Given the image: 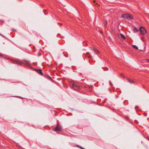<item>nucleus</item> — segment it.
Listing matches in <instances>:
<instances>
[{"mask_svg":"<svg viewBox=\"0 0 149 149\" xmlns=\"http://www.w3.org/2000/svg\"><path fill=\"white\" fill-rule=\"evenodd\" d=\"M122 17L124 18L128 19H134L133 15L130 14H126L123 15Z\"/></svg>","mask_w":149,"mask_h":149,"instance_id":"obj_1","label":"nucleus"},{"mask_svg":"<svg viewBox=\"0 0 149 149\" xmlns=\"http://www.w3.org/2000/svg\"><path fill=\"white\" fill-rule=\"evenodd\" d=\"M139 31L141 34L143 35H145L147 33L146 29L143 26L140 27Z\"/></svg>","mask_w":149,"mask_h":149,"instance_id":"obj_2","label":"nucleus"},{"mask_svg":"<svg viewBox=\"0 0 149 149\" xmlns=\"http://www.w3.org/2000/svg\"><path fill=\"white\" fill-rule=\"evenodd\" d=\"M72 85L74 89L78 91L81 89V86L78 85L76 83H73Z\"/></svg>","mask_w":149,"mask_h":149,"instance_id":"obj_3","label":"nucleus"},{"mask_svg":"<svg viewBox=\"0 0 149 149\" xmlns=\"http://www.w3.org/2000/svg\"><path fill=\"white\" fill-rule=\"evenodd\" d=\"M61 129L62 127L61 126H60L59 125H57L56 127L53 128L52 130L53 131L56 132H60L61 131Z\"/></svg>","mask_w":149,"mask_h":149,"instance_id":"obj_4","label":"nucleus"},{"mask_svg":"<svg viewBox=\"0 0 149 149\" xmlns=\"http://www.w3.org/2000/svg\"><path fill=\"white\" fill-rule=\"evenodd\" d=\"M34 70L37 72L39 74L41 75H43V74L42 72V70L41 69H37L36 68H34Z\"/></svg>","mask_w":149,"mask_h":149,"instance_id":"obj_5","label":"nucleus"},{"mask_svg":"<svg viewBox=\"0 0 149 149\" xmlns=\"http://www.w3.org/2000/svg\"><path fill=\"white\" fill-rule=\"evenodd\" d=\"M92 50H93L97 54H99V52L98 50L96 49H94L92 48H91Z\"/></svg>","mask_w":149,"mask_h":149,"instance_id":"obj_6","label":"nucleus"},{"mask_svg":"<svg viewBox=\"0 0 149 149\" xmlns=\"http://www.w3.org/2000/svg\"><path fill=\"white\" fill-rule=\"evenodd\" d=\"M15 63L17 64L18 65H21L22 64V62L19 61V60H17L15 61L14 62Z\"/></svg>","mask_w":149,"mask_h":149,"instance_id":"obj_7","label":"nucleus"},{"mask_svg":"<svg viewBox=\"0 0 149 149\" xmlns=\"http://www.w3.org/2000/svg\"><path fill=\"white\" fill-rule=\"evenodd\" d=\"M127 79L128 82H129L130 83L134 84L135 83V81L129 78H127Z\"/></svg>","mask_w":149,"mask_h":149,"instance_id":"obj_8","label":"nucleus"},{"mask_svg":"<svg viewBox=\"0 0 149 149\" xmlns=\"http://www.w3.org/2000/svg\"><path fill=\"white\" fill-rule=\"evenodd\" d=\"M139 31V29L136 28V27H135L134 28L133 30V31L134 33H136L137 32Z\"/></svg>","mask_w":149,"mask_h":149,"instance_id":"obj_9","label":"nucleus"},{"mask_svg":"<svg viewBox=\"0 0 149 149\" xmlns=\"http://www.w3.org/2000/svg\"><path fill=\"white\" fill-rule=\"evenodd\" d=\"M120 36L121 37H122L123 39L125 40L126 39L125 37V36L122 34H120Z\"/></svg>","mask_w":149,"mask_h":149,"instance_id":"obj_10","label":"nucleus"},{"mask_svg":"<svg viewBox=\"0 0 149 149\" xmlns=\"http://www.w3.org/2000/svg\"><path fill=\"white\" fill-rule=\"evenodd\" d=\"M135 49H138V48L135 45H132V46Z\"/></svg>","mask_w":149,"mask_h":149,"instance_id":"obj_11","label":"nucleus"},{"mask_svg":"<svg viewBox=\"0 0 149 149\" xmlns=\"http://www.w3.org/2000/svg\"><path fill=\"white\" fill-rule=\"evenodd\" d=\"M15 97H19L21 99H24V98L23 97H20V96H15Z\"/></svg>","mask_w":149,"mask_h":149,"instance_id":"obj_12","label":"nucleus"},{"mask_svg":"<svg viewBox=\"0 0 149 149\" xmlns=\"http://www.w3.org/2000/svg\"><path fill=\"white\" fill-rule=\"evenodd\" d=\"M47 78H48L50 80H52V78L49 76L47 75Z\"/></svg>","mask_w":149,"mask_h":149,"instance_id":"obj_13","label":"nucleus"},{"mask_svg":"<svg viewBox=\"0 0 149 149\" xmlns=\"http://www.w3.org/2000/svg\"><path fill=\"white\" fill-rule=\"evenodd\" d=\"M38 56H39L41 55V54L40 52H38Z\"/></svg>","mask_w":149,"mask_h":149,"instance_id":"obj_14","label":"nucleus"},{"mask_svg":"<svg viewBox=\"0 0 149 149\" xmlns=\"http://www.w3.org/2000/svg\"><path fill=\"white\" fill-rule=\"evenodd\" d=\"M109 84H110V85H111V86L113 85V84H112L111 82V81H109Z\"/></svg>","mask_w":149,"mask_h":149,"instance_id":"obj_15","label":"nucleus"},{"mask_svg":"<svg viewBox=\"0 0 149 149\" xmlns=\"http://www.w3.org/2000/svg\"><path fill=\"white\" fill-rule=\"evenodd\" d=\"M77 146L79 147V148L81 149V148H82V147H81V146H79V145H77Z\"/></svg>","mask_w":149,"mask_h":149,"instance_id":"obj_16","label":"nucleus"},{"mask_svg":"<svg viewBox=\"0 0 149 149\" xmlns=\"http://www.w3.org/2000/svg\"><path fill=\"white\" fill-rule=\"evenodd\" d=\"M109 41H111L112 40L111 39L110 37H109Z\"/></svg>","mask_w":149,"mask_h":149,"instance_id":"obj_17","label":"nucleus"},{"mask_svg":"<svg viewBox=\"0 0 149 149\" xmlns=\"http://www.w3.org/2000/svg\"><path fill=\"white\" fill-rule=\"evenodd\" d=\"M58 24H59L60 25V26H61L62 25V24H61L58 23Z\"/></svg>","mask_w":149,"mask_h":149,"instance_id":"obj_18","label":"nucleus"},{"mask_svg":"<svg viewBox=\"0 0 149 149\" xmlns=\"http://www.w3.org/2000/svg\"><path fill=\"white\" fill-rule=\"evenodd\" d=\"M88 57V58H91L92 57V56L91 55H90Z\"/></svg>","mask_w":149,"mask_h":149,"instance_id":"obj_19","label":"nucleus"},{"mask_svg":"<svg viewBox=\"0 0 149 149\" xmlns=\"http://www.w3.org/2000/svg\"><path fill=\"white\" fill-rule=\"evenodd\" d=\"M147 115V113H144V115L145 116H146Z\"/></svg>","mask_w":149,"mask_h":149,"instance_id":"obj_20","label":"nucleus"},{"mask_svg":"<svg viewBox=\"0 0 149 149\" xmlns=\"http://www.w3.org/2000/svg\"><path fill=\"white\" fill-rule=\"evenodd\" d=\"M138 108H139V107L138 106H136L135 107V108L136 109H137Z\"/></svg>","mask_w":149,"mask_h":149,"instance_id":"obj_21","label":"nucleus"},{"mask_svg":"<svg viewBox=\"0 0 149 149\" xmlns=\"http://www.w3.org/2000/svg\"><path fill=\"white\" fill-rule=\"evenodd\" d=\"M141 39L142 40V41L143 42H144V40L143 39V37H142Z\"/></svg>","mask_w":149,"mask_h":149,"instance_id":"obj_22","label":"nucleus"},{"mask_svg":"<svg viewBox=\"0 0 149 149\" xmlns=\"http://www.w3.org/2000/svg\"><path fill=\"white\" fill-rule=\"evenodd\" d=\"M2 56H3V55L2 54H0V57H1Z\"/></svg>","mask_w":149,"mask_h":149,"instance_id":"obj_23","label":"nucleus"},{"mask_svg":"<svg viewBox=\"0 0 149 149\" xmlns=\"http://www.w3.org/2000/svg\"><path fill=\"white\" fill-rule=\"evenodd\" d=\"M1 22H2V23H4V21H3L2 20H1Z\"/></svg>","mask_w":149,"mask_h":149,"instance_id":"obj_24","label":"nucleus"},{"mask_svg":"<svg viewBox=\"0 0 149 149\" xmlns=\"http://www.w3.org/2000/svg\"><path fill=\"white\" fill-rule=\"evenodd\" d=\"M100 33L102 34L103 33V32L102 31H100Z\"/></svg>","mask_w":149,"mask_h":149,"instance_id":"obj_25","label":"nucleus"},{"mask_svg":"<svg viewBox=\"0 0 149 149\" xmlns=\"http://www.w3.org/2000/svg\"><path fill=\"white\" fill-rule=\"evenodd\" d=\"M146 60L149 62V59H146Z\"/></svg>","mask_w":149,"mask_h":149,"instance_id":"obj_26","label":"nucleus"},{"mask_svg":"<svg viewBox=\"0 0 149 149\" xmlns=\"http://www.w3.org/2000/svg\"><path fill=\"white\" fill-rule=\"evenodd\" d=\"M120 75L122 76H123V74L121 73L120 74Z\"/></svg>","mask_w":149,"mask_h":149,"instance_id":"obj_27","label":"nucleus"},{"mask_svg":"<svg viewBox=\"0 0 149 149\" xmlns=\"http://www.w3.org/2000/svg\"><path fill=\"white\" fill-rule=\"evenodd\" d=\"M89 54V53H88V52H86V54Z\"/></svg>","mask_w":149,"mask_h":149,"instance_id":"obj_28","label":"nucleus"},{"mask_svg":"<svg viewBox=\"0 0 149 149\" xmlns=\"http://www.w3.org/2000/svg\"><path fill=\"white\" fill-rule=\"evenodd\" d=\"M27 64L29 65H30V64L29 63H27Z\"/></svg>","mask_w":149,"mask_h":149,"instance_id":"obj_29","label":"nucleus"},{"mask_svg":"<svg viewBox=\"0 0 149 149\" xmlns=\"http://www.w3.org/2000/svg\"><path fill=\"white\" fill-rule=\"evenodd\" d=\"M81 149H85L84 148H83L82 147V148H81Z\"/></svg>","mask_w":149,"mask_h":149,"instance_id":"obj_30","label":"nucleus"},{"mask_svg":"<svg viewBox=\"0 0 149 149\" xmlns=\"http://www.w3.org/2000/svg\"><path fill=\"white\" fill-rule=\"evenodd\" d=\"M13 31H16V30H14V29H13Z\"/></svg>","mask_w":149,"mask_h":149,"instance_id":"obj_31","label":"nucleus"},{"mask_svg":"<svg viewBox=\"0 0 149 149\" xmlns=\"http://www.w3.org/2000/svg\"><path fill=\"white\" fill-rule=\"evenodd\" d=\"M94 1V3H95V2H96L95 1Z\"/></svg>","mask_w":149,"mask_h":149,"instance_id":"obj_32","label":"nucleus"},{"mask_svg":"<svg viewBox=\"0 0 149 149\" xmlns=\"http://www.w3.org/2000/svg\"><path fill=\"white\" fill-rule=\"evenodd\" d=\"M33 48H34V49H35V47L34 46L33 47Z\"/></svg>","mask_w":149,"mask_h":149,"instance_id":"obj_33","label":"nucleus"},{"mask_svg":"<svg viewBox=\"0 0 149 149\" xmlns=\"http://www.w3.org/2000/svg\"><path fill=\"white\" fill-rule=\"evenodd\" d=\"M106 24H107V21H106Z\"/></svg>","mask_w":149,"mask_h":149,"instance_id":"obj_34","label":"nucleus"},{"mask_svg":"<svg viewBox=\"0 0 149 149\" xmlns=\"http://www.w3.org/2000/svg\"><path fill=\"white\" fill-rule=\"evenodd\" d=\"M79 74L80 75H81V73H80Z\"/></svg>","mask_w":149,"mask_h":149,"instance_id":"obj_35","label":"nucleus"}]
</instances>
